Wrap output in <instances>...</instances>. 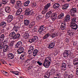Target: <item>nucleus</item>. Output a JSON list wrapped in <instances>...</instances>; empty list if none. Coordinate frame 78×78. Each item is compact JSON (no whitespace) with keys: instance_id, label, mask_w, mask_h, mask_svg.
Here are the masks:
<instances>
[{"instance_id":"nucleus-11","label":"nucleus","mask_w":78,"mask_h":78,"mask_svg":"<svg viewBox=\"0 0 78 78\" xmlns=\"http://www.w3.org/2000/svg\"><path fill=\"white\" fill-rule=\"evenodd\" d=\"M33 51H34V47H33V46H30L29 49L28 51V54L30 55L31 53H33Z\"/></svg>"},{"instance_id":"nucleus-37","label":"nucleus","mask_w":78,"mask_h":78,"mask_svg":"<svg viewBox=\"0 0 78 78\" xmlns=\"http://www.w3.org/2000/svg\"><path fill=\"white\" fill-rule=\"evenodd\" d=\"M23 37L25 39H27L29 37V34H25L23 36Z\"/></svg>"},{"instance_id":"nucleus-47","label":"nucleus","mask_w":78,"mask_h":78,"mask_svg":"<svg viewBox=\"0 0 78 78\" xmlns=\"http://www.w3.org/2000/svg\"><path fill=\"white\" fill-rule=\"evenodd\" d=\"M7 0H3L2 1V4H4V5H5L7 3Z\"/></svg>"},{"instance_id":"nucleus-41","label":"nucleus","mask_w":78,"mask_h":78,"mask_svg":"<svg viewBox=\"0 0 78 78\" xmlns=\"http://www.w3.org/2000/svg\"><path fill=\"white\" fill-rule=\"evenodd\" d=\"M16 16H20V9H19L16 13Z\"/></svg>"},{"instance_id":"nucleus-4","label":"nucleus","mask_w":78,"mask_h":78,"mask_svg":"<svg viewBox=\"0 0 78 78\" xmlns=\"http://www.w3.org/2000/svg\"><path fill=\"white\" fill-rule=\"evenodd\" d=\"M43 66L46 68H48L49 66H50V62L47 59L45 58L44 60V62L43 64Z\"/></svg>"},{"instance_id":"nucleus-17","label":"nucleus","mask_w":78,"mask_h":78,"mask_svg":"<svg viewBox=\"0 0 78 78\" xmlns=\"http://www.w3.org/2000/svg\"><path fill=\"white\" fill-rule=\"evenodd\" d=\"M55 43H51L50 44H49L48 48H49V49H51V48H54V46H55Z\"/></svg>"},{"instance_id":"nucleus-20","label":"nucleus","mask_w":78,"mask_h":78,"mask_svg":"<svg viewBox=\"0 0 78 78\" xmlns=\"http://www.w3.org/2000/svg\"><path fill=\"white\" fill-rule=\"evenodd\" d=\"M0 26L1 27H3V28H5L6 26V22L3 21L0 23Z\"/></svg>"},{"instance_id":"nucleus-8","label":"nucleus","mask_w":78,"mask_h":78,"mask_svg":"<svg viewBox=\"0 0 78 78\" xmlns=\"http://www.w3.org/2000/svg\"><path fill=\"white\" fill-rule=\"evenodd\" d=\"M37 41H38V37L35 36L32 39H30L29 40L28 42L31 43L32 42H36Z\"/></svg>"},{"instance_id":"nucleus-6","label":"nucleus","mask_w":78,"mask_h":78,"mask_svg":"<svg viewBox=\"0 0 78 78\" xmlns=\"http://www.w3.org/2000/svg\"><path fill=\"white\" fill-rule=\"evenodd\" d=\"M25 15L26 16H32L33 15V12L31 11L30 8H27L25 10Z\"/></svg>"},{"instance_id":"nucleus-22","label":"nucleus","mask_w":78,"mask_h":78,"mask_svg":"<svg viewBox=\"0 0 78 78\" xmlns=\"http://www.w3.org/2000/svg\"><path fill=\"white\" fill-rule=\"evenodd\" d=\"M8 58L10 59L14 58V55L12 53H9L8 55Z\"/></svg>"},{"instance_id":"nucleus-13","label":"nucleus","mask_w":78,"mask_h":78,"mask_svg":"<svg viewBox=\"0 0 78 78\" xmlns=\"http://www.w3.org/2000/svg\"><path fill=\"white\" fill-rule=\"evenodd\" d=\"M42 18V15H38L36 17V21L37 22H40Z\"/></svg>"},{"instance_id":"nucleus-15","label":"nucleus","mask_w":78,"mask_h":78,"mask_svg":"<svg viewBox=\"0 0 78 78\" xmlns=\"http://www.w3.org/2000/svg\"><path fill=\"white\" fill-rule=\"evenodd\" d=\"M8 48V46L7 44H5L3 47V51L4 52H5L7 51Z\"/></svg>"},{"instance_id":"nucleus-35","label":"nucleus","mask_w":78,"mask_h":78,"mask_svg":"<svg viewBox=\"0 0 78 78\" xmlns=\"http://www.w3.org/2000/svg\"><path fill=\"white\" fill-rule=\"evenodd\" d=\"M30 1L29 0H27L24 3V5L25 6H28V5L30 3Z\"/></svg>"},{"instance_id":"nucleus-59","label":"nucleus","mask_w":78,"mask_h":78,"mask_svg":"<svg viewBox=\"0 0 78 78\" xmlns=\"http://www.w3.org/2000/svg\"><path fill=\"white\" fill-rule=\"evenodd\" d=\"M20 45H21V46H22V45H23V44H22V43L20 41Z\"/></svg>"},{"instance_id":"nucleus-10","label":"nucleus","mask_w":78,"mask_h":78,"mask_svg":"<svg viewBox=\"0 0 78 78\" xmlns=\"http://www.w3.org/2000/svg\"><path fill=\"white\" fill-rule=\"evenodd\" d=\"M45 30V26L44 25L41 26L39 28V29L38 30V32L40 34H41L43 30Z\"/></svg>"},{"instance_id":"nucleus-25","label":"nucleus","mask_w":78,"mask_h":78,"mask_svg":"<svg viewBox=\"0 0 78 78\" xmlns=\"http://www.w3.org/2000/svg\"><path fill=\"white\" fill-rule=\"evenodd\" d=\"M67 34L70 36H73V35H74L75 34V33L74 32H72L70 30H69L67 31Z\"/></svg>"},{"instance_id":"nucleus-53","label":"nucleus","mask_w":78,"mask_h":78,"mask_svg":"<svg viewBox=\"0 0 78 78\" xmlns=\"http://www.w3.org/2000/svg\"><path fill=\"white\" fill-rule=\"evenodd\" d=\"M37 63L39 65V66H41L42 64V63L40 62L39 61H38L37 62Z\"/></svg>"},{"instance_id":"nucleus-62","label":"nucleus","mask_w":78,"mask_h":78,"mask_svg":"<svg viewBox=\"0 0 78 78\" xmlns=\"http://www.w3.org/2000/svg\"><path fill=\"white\" fill-rule=\"evenodd\" d=\"M16 19L17 20H19V21L20 20V18L18 17L16 18Z\"/></svg>"},{"instance_id":"nucleus-43","label":"nucleus","mask_w":78,"mask_h":78,"mask_svg":"<svg viewBox=\"0 0 78 78\" xmlns=\"http://www.w3.org/2000/svg\"><path fill=\"white\" fill-rule=\"evenodd\" d=\"M70 12L71 16H72V17H75V16L76 15L75 14V12H72V10L70 11Z\"/></svg>"},{"instance_id":"nucleus-60","label":"nucleus","mask_w":78,"mask_h":78,"mask_svg":"<svg viewBox=\"0 0 78 78\" xmlns=\"http://www.w3.org/2000/svg\"><path fill=\"white\" fill-rule=\"evenodd\" d=\"M2 10H3V8H0V12H1L2 11H2Z\"/></svg>"},{"instance_id":"nucleus-5","label":"nucleus","mask_w":78,"mask_h":78,"mask_svg":"<svg viewBox=\"0 0 78 78\" xmlns=\"http://www.w3.org/2000/svg\"><path fill=\"white\" fill-rule=\"evenodd\" d=\"M51 6V4L50 3H49L47 4L44 7V9L42 12L41 13L42 14H45L46 12L47 11L48 8H49Z\"/></svg>"},{"instance_id":"nucleus-12","label":"nucleus","mask_w":78,"mask_h":78,"mask_svg":"<svg viewBox=\"0 0 78 78\" xmlns=\"http://www.w3.org/2000/svg\"><path fill=\"white\" fill-rule=\"evenodd\" d=\"M30 20H24V24L26 26H28L29 25L30 23Z\"/></svg>"},{"instance_id":"nucleus-34","label":"nucleus","mask_w":78,"mask_h":78,"mask_svg":"<svg viewBox=\"0 0 78 78\" xmlns=\"http://www.w3.org/2000/svg\"><path fill=\"white\" fill-rule=\"evenodd\" d=\"M5 38V35L4 34H2L0 36V41H3Z\"/></svg>"},{"instance_id":"nucleus-14","label":"nucleus","mask_w":78,"mask_h":78,"mask_svg":"<svg viewBox=\"0 0 78 78\" xmlns=\"http://www.w3.org/2000/svg\"><path fill=\"white\" fill-rule=\"evenodd\" d=\"M12 18L13 17L11 15H9L8 16V19L7 20V21L8 22H11L12 20Z\"/></svg>"},{"instance_id":"nucleus-48","label":"nucleus","mask_w":78,"mask_h":78,"mask_svg":"<svg viewBox=\"0 0 78 78\" xmlns=\"http://www.w3.org/2000/svg\"><path fill=\"white\" fill-rule=\"evenodd\" d=\"M20 41H19L15 45V47L16 48H18L19 47V45H20Z\"/></svg>"},{"instance_id":"nucleus-54","label":"nucleus","mask_w":78,"mask_h":78,"mask_svg":"<svg viewBox=\"0 0 78 78\" xmlns=\"http://www.w3.org/2000/svg\"><path fill=\"white\" fill-rule=\"evenodd\" d=\"M8 42V40H5L4 41V44H6Z\"/></svg>"},{"instance_id":"nucleus-7","label":"nucleus","mask_w":78,"mask_h":78,"mask_svg":"<svg viewBox=\"0 0 78 78\" xmlns=\"http://www.w3.org/2000/svg\"><path fill=\"white\" fill-rule=\"evenodd\" d=\"M63 56L64 58H67L70 56V51L69 50H66L63 52Z\"/></svg>"},{"instance_id":"nucleus-63","label":"nucleus","mask_w":78,"mask_h":78,"mask_svg":"<svg viewBox=\"0 0 78 78\" xmlns=\"http://www.w3.org/2000/svg\"><path fill=\"white\" fill-rule=\"evenodd\" d=\"M2 2H0V8L1 7V6H2Z\"/></svg>"},{"instance_id":"nucleus-36","label":"nucleus","mask_w":78,"mask_h":78,"mask_svg":"<svg viewBox=\"0 0 78 78\" xmlns=\"http://www.w3.org/2000/svg\"><path fill=\"white\" fill-rule=\"evenodd\" d=\"M50 76V72H48L47 73L44 75V77L45 78H48Z\"/></svg>"},{"instance_id":"nucleus-39","label":"nucleus","mask_w":78,"mask_h":78,"mask_svg":"<svg viewBox=\"0 0 78 78\" xmlns=\"http://www.w3.org/2000/svg\"><path fill=\"white\" fill-rule=\"evenodd\" d=\"M72 12H77V9L76 8H73L71 10Z\"/></svg>"},{"instance_id":"nucleus-9","label":"nucleus","mask_w":78,"mask_h":78,"mask_svg":"<svg viewBox=\"0 0 78 78\" xmlns=\"http://www.w3.org/2000/svg\"><path fill=\"white\" fill-rule=\"evenodd\" d=\"M67 25V24L66 23L63 22L62 23V24L61 25V26H60V28L61 29V30H65L66 28V25Z\"/></svg>"},{"instance_id":"nucleus-49","label":"nucleus","mask_w":78,"mask_h":78,"mask_svg":"<svg viewBox=\"0 0 78 78\" xmlns=\"http://www.w3.org/2000/svg\"><path fill=\"white\" fill-rule=\"evenodd\" d=\"M23 56H24V54L23 53V54L21 55L20 58L21 60H23Z\"/></svg>"},{"instance_id":"nucleus-24","label":"nucleus","mask_w":78,"mask_h":78,"mask_svg":"<svg viewBox=\"0 0 78 78\" xmlns=\"http://www.w3.org/2000/svg\"><path fill=\"white\" fill-rule=\"evenodd\" d=\"M20 4H21V6H20V14H22L23 12V10H22V9H23V8H21L22 7L23 8V3L21 2V1H20Z\"/></svg>"},{"instance_id":"nucleus-31","label":"nucleus","mask_w":78,"mask_h":78,"mask_svg":"<svg viewBox=\"0 0 78 78\" xmlns=\"http://www.w3.org/2000/svg\"><path fill=\"white\" fill-rule=\"evenodd\" d=\"M50 33H48L46 34L45 36L43 37V39H47L49 36H50Z\"/></svg>"},{"instance_id":"nucleus-27","label":"nucleus","mask_w":78,"mask_h":78,"mask_svg":"<svg viewBox=\"0 0 78 78\" xmlns=\"http://www.w3.org/2000/svg\"><path fill=\"white\" fill-rule=\"evenodd\" d=\"M34 25H35L34 22H32L29 24L28 26L29 28H31L33 27H34Z\"/></svg>"},{"instance_id":"nucleus-1","label":"nucleus","mask_w":78,"mask_h":78,"mask_svg":"<svg viewBox=\"0 0 78 78\" xmlns=\"http://www.w3.org/2000/svg\"><path fill=\"white\" fill-rule=\"evenodd\" d=\"M56 13H53L51 11H49L46 14V17L47 18H49L51 17V19L54 21L56 19Z\"/></svg>"},{"instance_id":"nucleus-18","label":"nucleus","mask_w":78,"mask_h":78,"mask_svg":"<svg viewBox=\"0 0 78 78\" xmlns=\"http://www.w3.org/2000/svg\"><path fill=\"white\" fill-rule=\"evenodd\" d=\"M59 4L58 3H55L53 5V8L54 9H57L59 7Z\"/></svg>"},{"instance_id":"nucleus-2","label":"nucleus","mask_w":78,"mask_h":78,"mask_svg":"<svg viewBox=\"0 0 78 78\" xmlns=\"http://www.w3.org/2000/svg\"><path fill=\"white\" fill-rule=\"evenodd\" d=\"M76 22V18H73L72 19L71 24H70V27L72 29V30H77L78 28V25L76 23H75Z\"/></svg>"},{"instance_id":"nucleus-42","label":"nucleus","mask_w":78,"mask_h":78,"mask_svg":"<svg viewBox=\"0 0 78 78\" xmlns=\"http://www.w3.org/2000/svg\"><path fill=\"white\" fill-rule=\"evenodd\" d=\"M32 31H33L34 32H37V29L34 27H33L31 28Z\"/></svg>"},{"instance_id":"nucleus-33","label":"nucleus","mask_w":78,"mask_h":78,"mask_svg":"<svg viewBox=\"0 0 78 78\" xmlns=\"http://www.w3.org/2000/svg\"><path fill=\"white\" fill-rule=\"evenodd\" d=\"M17 5L15 6V8H17V9H18L20 7V1H18L16 2Z\"/></svg>"},{"instance_id":"nucleus-51","label":"nucleus","mask_w":78,"mask_h":78,"mask_svg":"<svg viewBox=\"0 0 78 78\" xmlns=\"http://www.w3.org/2000/svg\"><path fill=\"white\" fill-rule=\"evenodd\" d=\"M16 29H17V27L15 26L13 28V30H15V31H16V32H17V30Z\"/></svg>"},{"instance_id":"nucleus-26","label":"nucleus","mask_w":78,"mask_h":78,"mask_svg":"<svg viewBox=\"0 0 78 78\" xmlns=\"http://www.w3.org/2000/svg\"><path fill=\"white\" fill-rule=\"evenodd\" d=\"M34 51L33 52V55L34 56H36L37 54V53L39 51L37 49H35L34 50Z\"/></svg>"},{"instance_id":"nucleus-44","label":"nucleus","mask_w":78,"mask_h":78,"mask_svg":"<svg viewBox=\"0 0 78 78\" xmlns=\"http://www.w3.org/2000/svg\"><path fill=\"white\" fill-rule=\"evenodd\" d=\"M3 45H4V43H2L0 44V50H2V49H3Z\"/></svg>"},{"instance_id":"nucleus-58","label":"nucleus","mask_w":78,"mask_h":78,"mask_svg":"<svg viewBox=\"0 0 78 78\" xmlns=\"http://www.w3.org/2000/svg\"><path fill=\"white\" fill-rule=\"evenodd\" d=\"M68 67H69V68H71L72 67V66L71 65H69L68 66Z\"/></svg>"},{"instance_id":"nucleus-40","label":"nucleus","mask_w":78,"mask_h":78,"mask_svg":"<svg viewBox=\"0 0 78 78\" xmlns=\"http://www.w3.org/2000/svg\"><path fill=\"white\" fill-rule=\"evenodd\" d=\"M2 72L4 74V75H8V73L5 71L2 70Z\"/></svg>"},{"instance_id":"nucleus-23","label":"nucleus","mask_w":78,"mask_h":78,"mask_svg":"<svg viewBox=\"0 0 78 78\" xmlns=\"http://www.w3.org/2000/svg\"><path fill=\"white\" fill-rule=\"evenodd\" d=\"M64 16V13H61L60 14L58 17V19H62L63 17Z\"/></svg>"},{"instance_id":"nucleus-19","label":"nucleus","mask_w":78,"mask_h":78,"mask_svg":"<svg viewBox=\"0 0 78 78\" xmlns=\"http://www.w3.org/2000/svg\"><path fill=\"white\" fill-rule=\"evenodd\" d=\"M5 11L7 13H9L11 11V8L9 7H6L5 8Z\"/></svg>"},{"instance_id":"nucleus-56","label":"nucleus","mask_w":78,"mask_h":78,"mask_svg":"<svg viewBox=\"0 0 78 78\" xmlns=\"http://www.w3.org/2000/svg\"><path fill=\"white\" fill-rule=\"evenodd\" d=\"M66 42H69V40L68 38H66Z\"/></svg>"},{"instance_id":"nucleus-32","label":"nucleus","mask_w":78,"mask_h":78,"mask_svg":"<svg viewBox=\"0 0 78 78\" xmlns=\"http://www.w3.org/2000/svg\"><path fill=\"white\" fill-rule=\"evenodd\" d=\"M20 54H21V53H23V54H24L25 53V52H24V49H23V47L20 48Z\"/></svg>"},{"instance_id":"nucleus-64","label":"nucleus","mask_w":78,"mask_h":78,"mask_svg":"<svg viewBox=\"0 0 78 78\" xmlns=\"http://www.w3.org/2000/svg\"><path fill=\"white\" fill-rule=\"evenodd\" d=\"M48 59H49V60L50 61H51V58H50V57H48Z\"/></svg>"},{"instance_id":"nucleus-46","label":"nucleus","mask_w":78,"mask_h":78,"mask_svg":"<svg viewBox=\"0 0 78 78\" xmlns=\"http://www.w3.org/2000/svg\"><path fill=\"white\" fill-rule=\"evenodd\" d=\"M13 73L15 74V75H18L19 73V72L18 71H13L12 72Z\"/></svg>"},{"instance_id":"nucleus-50","label":"nucleus","mask_w":78,"mask_h":78,"mask_svg":"<svg viewBox=\"0 0 78 78\" xmlns=\"http://www.w3.org/2000/svg\"><path fill=\"white\" fill-rule=\"evenodd\" d=\"M10 2L12 4L14 5L16 2V0H11Z\"/></svg>"},{"instance_id":"nucleus-30","label":"nucleus","mask_w":78,"mask_h":78,"mask_svg":"<svg viewBox=\"0 0 78 78\" xmlns=\"http://www.w3.org/2000/svg\"><path fill=\"white\" fill-rule=\"evenodd\" d=\"M57 35V33L55 32L50 35V37H51L52 38H54V37H56V36Z\"/></svg>"},{"instance_id":"nucleus-28","label":"nucleus","mask_w":78,"mask_h":78,"mask_svg":"<svg viewBox=\"0 0 78 78\" xmlns=\"http://www.w3.org/2000/svg\"><path fill=\"white\" fill-rule=\"evenodd\" d=\"M70 16L69 15H67L66 17L64 19V20L65 21L68 22L70 20Z\"/></svg>"},{"instance_id":"nucleus-16","label":"nucleus","mask_w":78,"mask_h":78,"mask_svg":"<svg viewBox=\"0 0 78 78\" xmlns=\"http://www.w3.org/2000/svg\"><path fill=\"white\" fill-rule=\"evenodd\" d=\"M69 5L68 4H65L63 5V6L62 8V9L63 10H64V11H66V10L67 9V8H68V7H69Z\"/></svg>"},{"instance_id":"nucleus-61","label":"nucleus","mask_w":78,"mask_h":78,"mask_svg":"<svg viewBox=\"0 0 78 78\" xmlns=\"http://www.w3.org/2000/svg\"><path fill=\"white\" fill-rule=\"evenodd\" d=\"M51 71H52V72H53V71H55V69H54L53 68H52L51 69Z\"/></svg>"},{"instance_id":"nucleus-57","label":"nucleus","mask_w":78,"mask_h":78,"mask_svg":"<svg viewBox=\"0 0 78 78\" xmlns=\"http://www.w3.org/2000/svg\"><path fill=\"white\" fill-rule=\"evenodd\" d=\"M36 5H36V3H34L33 4V6H36Z\"/></svg>"},{"instance_id":"nucleus-52","label":"nucleus","mask_w":78,"mask_h":78,"mask_svg":"<svg viewBox=\"0 0 78 78\" xmlns=\"http://www.w3.org/2000/svg\"><path fill=\"white\" fill-rule=\"evenodd\" d=\"M65 75L66 76H68L69 74V73L68 72H66L65 73Z\"/></svg>"},{"instance_id":"nucleus-21","label":"nucleus","mask_w":78,"mask_h":78,"mask_svg":"<svg viewBox=\"0 0 78 78\" xmlns=\"http://www.w3.org/2000/svg\"><path fill=\"white\" fill-rule=\"evenodd\" d=\"M62 68L63 70H67V67H66V64L64 63H63L62 64Z\"/></svg>"},{"instance_id":"nucleus-55","label":"nucleus","mask_w":78,"mask_h":78,"mask_svg":"<svg viewBox=\"0 0 78 78\" xmlns=\"http://www.w3.org/2000/svg\"><path fill=\"white\" fill-rule=\"evenodd\" d=\"M18 54H20V48H19L17 50Z\"/></svg>"},{"instance_id":"nucleus-3","label":"nucleus","mask_w":78,"mask_h":78,"mask_svg":"<svg viewBox=\"0 0 78 78\" xmlns=\"http://www.w3.org/2000/svg\"><path fill=\"white\" fill-rule=\"evenodd\" d=\"M9 36H10V37L11 39L15 40L19 38V37H20V34H17L16 35V34L15 32H13L10 34Z\"/></svg>"},{"instance_id":"nucleus-45","label":"nucleus","mask_w":78,"mask_h":78,"mask_svg":"<svg viewBox=\"0 0 78 78\" xmlns=\"http://www.w3.org/2000/svg\"><path fill=\"white\" fill-rule=\"evenodd\" d=\"M14 41H11L9 44L10 46L11 47H12V46H13V44H14Z\"/></svg>"},{"instance_id":"nucleus-29","label":"nucleus","mask_w":78,"mask_h":78,"mask_svg":"<svg viewBox=\"0 0 78 78\" xmlns=\"http://www.w3.org/2000/svg\"><path fill=\"white\" fill-rule=\"evenodd\" d=\"M73 64L74 65H78V59L77 58H76L74 59L73 61Z\"/></svg>"},{"instance_id":"nucleus-38","label":"nucleus","mask_w":78,"mask_h":78,"mask_svg":"<svg viewBox=\"0 0 78 78\" xmlns=\"http://www.w3.org/2000/svg\"><path fill=\"white\" fill-rule=\"evenodd\" d=\"M20 19H22L20 20V22L21 24H22L23 23V16L22 15H20Z\"/></svg>"}]
</instances>
